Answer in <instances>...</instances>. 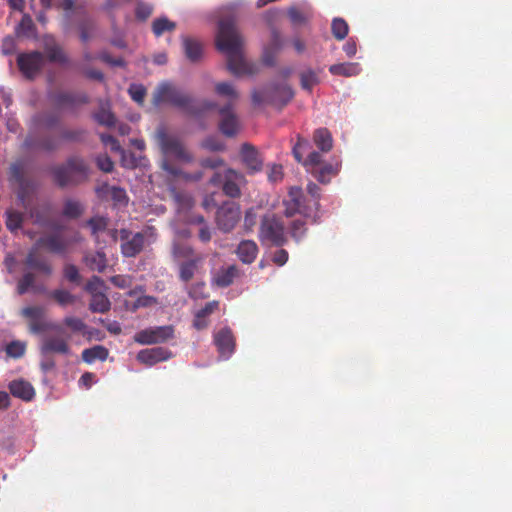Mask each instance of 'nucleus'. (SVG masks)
Instances as JSON below:
<instances>
[{"label": "nucleus", "instance_id": "obj_11", "mask_svg": "<svg viewBox=\"0 0 512 512\" xmlns=\"http://www.w3.org/2000/svg\"><path fill=\"white\" fill-rule=\"evenodd\" d=\"M241 217L240 205L234 201H225L217 209V227L227 233L232 231Z\"/></svg>", "mask_w": 512, "mask_h": 512}, {"label": "nucleus", "instance_id": "obj_5", "mask_svg": "<svg viewBox=\"0 0 512 512\" xmlns=\"http://www.w3.org/2000/svg\"><path fill=\"white\" fill-rule=\"evenodd\" d=\"M293 91L287 84H269L260 91L252 93L255 105L270 104L279 108L285 106L292 98Z\"/></svg>", "mask_w": 512, "mask_h": 512}, {"label": "nucleus", "instance_id": "obj_19", "mask_svg": "<svg viewBox=\"0 0 512 512\" xmlns=\"http://www.w3.org/2000/svg\"><path fill=\"white\" fill-rule=\"evenodd\" d=\"M35 243L36 246L45 248L51 253L64 254L71 244V241L64 238L59 233H53L40 237Z\"/></svg>", "mask_w": 512, "mask_h": 512}, {"label": "nucleus", "instance_id": "obj_23", "mask_svg": "<svg viewBox=\"0 0 512 512\" xmlns=\"http://www.w3.org/2000/svg\"><path fill=\"white\" fill-rule=\"evenodd\" d=\"M30 217L33 219L34 224L41 227L57 229L58 225L51 218V206L45 204L42 206L32 207L28 209Z\"/></svg>", "mask_w": 512, "mask_h": 512}, {"label": "nucleus", "instance_id": "obj_29", "mask_svg": "<svg viewBox=\"0 0 512 512\" xmlns=\"http://www.w3.org/2000/svg\"><path fill=\"white\" fill-rule=\"evenodd\" d=\"M36 276L32 272H27L23 274V276L18 280L16 291L19 295H24L30 289H32L35 293H41L45 291L43 286L35 285Z\"/></svg>", "mask_w": 512, "mask_h": 512}, {"label": "nucleus", "instance_id": "obj_27", "mask_svg": "<svg viewBox=\"0 0 512 512\" xmlns=\"http://www.w3.org/2000/svg\"><path fill=\"white\" fill-rule=\"evenodd\" d=\"M201 261L202 257L197 256L195 258L180 262L178 266L180 281L186 284L190 282L194 278L198 269V265Z\"/></svg>", "mask_w": 512, "mask_h": 512}, {"label": "nucleus", "instance_id": "obj_4", "mask_svg": "<svg viewBox=\"0 0 512 512\" xmlns=\"http://www.w3.org/2000/svg\"><path fill=\"white\" fill-rule=\"evenodd\" d=\"M153 101L155 104L170 103L190 115H198L206 110H212L217 107V104L211 101H203L198 105L192 97L181 92L170 83H163L158 86L153 95Z\"/></svg>", "mask_w": 512, "mask_h": 512}, {"label": "nucleus", "instance_id": "obj_63", "mask_svg": "<svg viewBox=\"0 0 512 512\" xmlns=\"http://www.w3.org/2000/svg\"><path fill=\"white\" fill-rule=\"evenodd\" d=\"M283 167L280 164H272L268 168V180L270 182H279L283 178Z\"/></svg>", "mask_w": 512, "mask_h": 512}, {"label": "nucleus", "instance_id": "obj_47", "mask_svg": "<svg viewBox=\"0 0 512 512\" xmlns=\"http://www.w3.org/2000/svg\"><path fill=\"white\" fill-rule=\"evenodd\" d=\"M331 30L333 36L337 40H343L347 35L349 31V27L347 22L342 18H335L332 21Z\"/></svg>", "mask_w": 512, "mask_h": 512}, {"label": "nucleus", "instance_id": "obj_57", "mask_svg": "<svg viewBox=\"0 0 512 512\" xmlns=\"http://www.w3.org/2000/svg\"><path fill=\"white\" fill-rule=\"evenodd\" d=\"M322 163V155L317 151H312L309 153L307 158L303 162V166L310 172L313 169H316Z\"/></svg>", "mask_w": 512, "mask_h": 512}, {"label": "nucleus", "instance_id": "obj_42", "mask_svg": "<svg viewBox=\"0 0 512 512\" xmlns=\"http://www.w3.org/2000/svg\"><path fill=\"white\" fill-rule=\"evenodd\" d=\"M176 28V23L167 17L156 18L152 22V31L156 37L161 36L165 32H172Z\"/></svg>", "mask_w": 512, "mask_h": 512}, {"label": "nucleus", "instance_id": "obj_49", "mask_svg": "<svg viewBox=\"0 0 512 512\" xmlns=\"http://www.w3.org/2000/svg\"><path fill=\"white\" fill-rule=\"evenodd\" d=\"M87 226L91 229L93 236H97L98 232L106 230L108 226V218L103 216H95L87 221Z\"/></svg>", "mask_w": 512, "mask_h": 512}, {"label": "nucleus", "instance_id": "obj_14", "mask_svg": "<svg viewBox=\"0 0 512 512\" xmlns=\"http://www.w3.org/2000/svg\"><path fill=\"white\" fill-rule=\"evenodd\" d=\"M121 244V253L124 257H135L142 252L145 245V235L142 232H137L132 235L128 229L119 230Z\"/></svg>", "mask_w": 512, "mask_h": 512}, {"label": "nucleus", "instance_id": "obj_58", "mask_svg": "<svg viewBox=\"0 0 512 512\" xmlns=\"http://www.w3.org/2000/svg\"><path fill=\"white\" fill-rule=\"evenodd\" d=\"M95 162L97 167L105 173H110L114 169V163L107 154L98 155Z\"/></svg>", "mask_w": 512, "mask_h": 512}, {"label": "nucleus", "instance_id": "obj_53", "mask_svg": "<svg viewBox=\"0 0 512 512\" xmlns=\"http://www.w3.org/2000/svg\"><path fill=\"white\" fill-rule=\"evenodd\" d=\"M63 323L74 333L83 332L86 328V324L84 323V321L74 316L65 317Z\"/></svg>", "mask_w": 512, "mask_h": 512}, {"label": "nucleus", "instance_id": "obj_43", "mask_svg": "<svg viewBox=\"0 0 512 512\" xmlns=\"http://www.w3.org/2000/svg\"><path fill=\"white\" fill-rule=\"evenodd\" d=\"M318 83L319 77L314 70L307 69L300 73V85L304 90L311 92Z\"/></svg>", "mask_w": 512, "mask_h": 512}, {"label": "nucleus", "instance_id": "obj_52", "mask_svg": "<svg viewBox=\"0 0 512 512\" xmlns=\"http://www.w3.org/2000/svg\"><path fill=\"white\" fill-rule=\"evenodd\" d=\"M153 13V6L151 4L139 1L136 4L135 16L140 21L147 20Z\"/></svg>", "mask_w": 512, "mask_h": 512}, {"label": "nucleus", "instance_id": "obj_26", "mask_svg": "<svg viewBox=\"0 0 512 512\" xmlns=\"http://www.w3.org/2000/svg\"><path fill=\"white\" fill-rule=\"evenodd\" d=\"M259 249L253 240H242L236 249L239 260L244 264H251L255 261Z\"/></svg>", "mask_w": 512, "mask_h": 512}, {"label": "nucleus", "instance_id": "obj_28", "mask_svg": "<svg viewBox=\"0 0 512 512\" xmlns=\"http://www.w3.org/2000/svg\"><path fill=\"white\" fill-rule=\"evenodd\" d=\"M238 274L239 270L237 266L231 265L227 268H221L214 276L213 281L218 287L225 288L234 282V279L238 276Z\"/></svg>", "mask_w": 512, "mask_h": 512}, {"label": "nucleus", "instance_id": "obj_22", "mask_svg": "<svg viewBox=\"0 0 512 512\" xmlns=\"http://www.w3.org/2000/svg\"><path fill=\"white\" fill-rule=\"evenodd\" d=\"M43 48L50 62L59 63L62 65L69 62L68 56L64 52L63 48L56 42L54 37L45 36L43 38Z\"/></svg>", "mask_w": 512, "mask_h": 512}, {"label": "nucleus", "instance_id": "obj_20", "mask_svg": "<svg viewBox=\"0 0 512 512\" xmlns=\"http://www.w3.org/2000/svg\"><path fill=\"white\" fill-rule=\"evenodd\" d=\"M52 101L58 109H73L78 105L88 103L89 98L85 93L59 92L52 96Z\"/></svg>", "mask_w": 512, "mask_h": 512}, {"label": "nucleus", "instance_id": "obj_59", "mask_svg": "<svg viewBox=\"0 0 512 512\" xmlns=\"http://www.w3.org/2000/svg\"><path fill=\"white\" fill-rule=\"evenodd\" d=\"M188 295L192 299H203L208 297V295L205 292V283L204 282H197L190 286V288L187 291Z\"/></svg>", "mask_w": 512, "mask_h": 512}, {"label": "nucleus", "instance_id": "obj_15", "mask_svg": "<svg viewBox=\"0 0 512 512\" xmlns=\"http://www.w3.org/2000/svg\"><path fill=\"white\" fill-rule=\"evenodd\" d=\"M213 342L219 353V357L227 360L236 349V338L229 327H223L213 335Z\"/></svg>", "mask_w": 512, "mask_h": 512}, {"label": "nucleus", "instance_id": "obj_32", "mask_svg": "<svg viewBox=\"0 0 512 512\" xmlns=\"http://www.w3.org/2000/svg\"><path fill=\"white\" fill-rule=\"evenodd\" d=\"M313 141L324 153L329 152L333 147L332 135L327 128H318L314 131Z\"/></svg>", "mask_w": 512, "mask_h": 512}, {"label": "nucleus", "instance_id": "obj_1", "mask_svg": "<svg viewBox=\"0 0 512 512\" xmlns=\"http://www.w3.org/2000/svg\"><path fill=\"white\" fill-rule=\"evenodd\" d=\"M155 140L163 156L160 163V168L163 171L185 182L196 183L203 179V171L188 172L172 163V160L181 164H191L195 161L194 154L178 136L170 134L164 127H160L156 130Z\"/></svg>", "mask_w": 512, "mask_h": 512}, {"label": "nucleus", "instance_id": "obj_36", "mask_svg": "<svg viewBox=\"0 0 512 512\" xmlns=\"http://www.w3.org/2000/svg\"><path fill=\"white\" fill-rule=\"evenodd\" d=\"M25 146L28 148H37L47 152H51L58 148L59 143L56 138L52 136H46L39 140L27 138L25 140Z\"/></svg>", "mask_w": 512, "mask_h": 512}, {"label": "nucleus", "instance_id": "obj_40", "mask_svg": "<svg viewBox=\"0 0 512 512\" xmlns=\"http://www.w3.org/2000/svg\"><path fill=\"white\" fill-rule=\"evenodd\" d=\"M171 253L175 261H178L180 259H185L186 261L197 257L194 254V250L190 245L178 241L173 242Z\"/></svg>", "mask_w": 512, "mask_h": 512}, {"label": "nucleus", "instance_id": "obj_16", "mask_svg": "<svg viewBox=\"0 0 512 512\" xmlns=\"http://www.w3.org/2000/svg\"><path fill=\"white\" fill-rule=\"evenodd\" d=\"M221 119L219 121V130L227 137H233L239 130V120L234 112V107L224 105L219 108Z\"/></svg>", "mask_w": 512, "mask_h": 512}, {"label": "nucleus", "instance_id": "obj_55", "mask_svg": "<svg viewBox=\"0 0 512 512\" xmlns=\"http://www.w3.org/2000/svg\"><path fill=\"white\" fill-rule=\"evenodd\" d=\"M105 288L104 281L98 276H92L85 285V290L90 294L102 292Z\"/></svg>", "mask_w": 512, "mask_h": 512}, {"label": "nucleus", "instance_id": "obj_17", "mask_svg": "<svg viewBox=\"0 0 512 512\" xmlns=\"http://www.w3.org/2000/svg\"><path fill=\"white\" fill-rule=\"evenodd\" d=\"M240 156L249 174H255L262 170L263 159L253 145L249 143L242 144Z\"/></svg>", "mask_w": 512, "mask_h": 512}, {"label": "nucleus", "instance_id": "obj_51", "mask_svg": "<svg viewBox=\"0 0 512 512\" xmlns=\"http://www.w3.org/2000/svg\"><path fill=\"white\" fill-rule=\"evenodd\" d=\"M309 146L310 144L307 139L301 137L300 135L297 136V143L292 148V154L298 163L303 164L305 159L303 158L301 150L308 148Z\"/></svg>", "mask_w": 512, "mask_h": 512}, {"label": "nucleus", "instance_id": "obj_39", "mask_svg": "<svg viewBox=\"0 0 512 512\" xmlns=\"http://www.w3.org/2000/svg\"><path fill=\"white\" fill-rule=\"evenodd\" d=\"M24 222V214L14 209H7L5 212V225L11 232L15 233L22 228Z\"/></svg>", "mask_w": 512, "mask_h": 512}, {"label": "nucleus", "instance_id": "obj_38", "mask_svg": "<svg viewBox=\"0 0 512 512\" xmlns=\"http://www.w3.org/2000/svg\"><path fill=\"white\" fill-rule=\"evenodd\" d=\"M361 68L358 63H339L329 67V72L333 75L345 77L356 76L360 73Z\"/></svg>", "mask_w": 512, "mask_h": 512}, {"label": "nucleus", "instance_id": "obj_61", "mask_svg": "<svg viewBox=\"0 0 512 512\" xmlns=\"http://www.w3.org/2000/svg\"><path fill=\"white\" fill-rule=\"evenodd\" d=\"M64 277L72 283L78 284L80 282L81 276L79 274L78 268L74 264H66L63 270Z\"/></svg>", "mask_w": 512, "mask_h": 512}, {"label": "nucleus", "instance_id": "obj_56", "mask_svg": "<svg viewBox=\"0 0 512 512\" xmlns=\"http://www.w3.org/2000/svg\"><path fill=\"white\" fill-rule=\"evenodd\" d=\"M93 29H94V22L89 18L84 19L79 24L80 39L83 42H87L91 38Z\"/></svg>", "mask_w": 512, "mask_h": 512}, {"label": "nucleus", "instance_id": "obj_6", "mask_svg": "<svg viewBox=\"0 0 512 512\" xmlns=\"http://www.w3.org/2000/svg\"><path fill=\"white\" fill-rule=\"evenodd\" d=\"M284 215L286 217H293L295 214H300L306 219H312L316 222L317 213L314 210L313 204L307 200L304 193L299 187H292L288 192V199L283 201Z\"/></svg>", "mask_w": 512, "mask_h": 512}, {"label": "nucleus", "instance_id": "obj_37", "mask_svg": "<svg viewBox=\"0 0 512 512\" xmlns=\"http://www.w3.org/2000/svg\"><path fill=\"white\" fill-rule=\"evenodd\" d=\"M111 308V302L105 293L99 292L91 294V301L89 303V309L94 313H106Z\"/></svg>", "mask_w": 512, "mask_h": 512}, {"label": "nucleus", "instance_id": "obj_31", "mask_svg": "<svg viewBox=\"0 0 512 512\" xmlns=\"http://www.w3.org/2000/svg\"><path fill=\"white\" fill-rule=\"evenodd\" d=\"M339 172V164L326 163L312 170V175L323 184L330 182L331 178Z\"/></svg>", "mask_w": 512, "mask_h": 512}, {"label": "nucleus", "instance_id": "obj_35", "mask_svg": "<svg viewBox=\"0 0 512 512\" xmlns=\"http://www.w3.org/2000/svg\"><path fill=\"white\" fill-rule=\"evenodd\" d=\"M108 349L102 345H95L91 348L84 349L82 351V360L88 364L95 362L96 360L105 361L108 357Z\"/></svg>", "mask_w": 512, "mask_h": 512}, {"label": "nucleus", "instance_id": "obj_33", "mask_svg": "<svg viewBox=\"0 0 512 512\" xmlns=\"http://www.w3.org/2000/svg\"><path fill=\"white\" fill-rule=\"evenodd\" d=\"M215 92L227 99V103L225 105H231L235 107L236 102L239 99V93L235 89V87L229 82H220L215 85Z\"/></svg>", "mask_w": 512, "mask_h": 512}, {"label": "nucleus", "instance_id": "obj_2", "mask_svg": "<svg viewBox=\"0 0 512 512\" xmlns=\"http://www.w3.org/2000/svg\"><path fill=\"white\" fill-rule=\"evenodd\" d=\"M216 46L227 55V68L233 75L254 73L252 65L242 56L243 38L237 30L234 18H223L219 21Z\"/></svg>", "mask_w": 512, "mask_h": 512}, {"label": "nucleus", "instance_id": "obj_30", "mask_svg": "<svg viewBox=\"0 0 512 512\" xmlns=\"http://www.w3.org/2000/svg\"><path fill=\"white\" fill-rule=\"evenodd\" d=\"M182 42L186 57L192 62L198 61L203 52L201 42L191 37H183Z\"/></svg>", "mask_w": 512, "mask_h": 512}, {"label": "nucleus", "instance_id": "obj_62", "mask_svg": "<svg viewBox=\"0 0 512 512\" xmlns=\"http://www.w3.org/2000/svg\"><path fill=\"white\" fill-rule=\"evenodd\" d=\"M320 191H321V189L317 184H315L313 182L308 183L307 192L312 198L310 201L313 204L315 212H318V210H319Z\"/></svg>", "mask_w": 512, "mask_h": 512}, {"label": "nucleus", "instance_id": "obj_25", "mask_svg": "<svg viewBox=\"0 0 512 512\" xmlns=\"http://www.w3.org/2000/svg\"><path fill=\"white\" fill-rule=\"evenodd\" d=\"M40 351L43 355L50 353L67 355L70 352V347L64 338L50 336L43 339Z\"/></svg>", "mask_w": 512, "mask_h": 512}, {"label": "nucleus", "instance_id": "obj_34", "mask_svg": "<svg viewBox=\"0 0 512 512\" xmlns=\"http://www.w3.org/2000/svg\"><path fill=\"white\" fill-rule=\"evenodd\" d=\"M84 262L92 271L104 272L107 267L106 255L102 251L88 253L84 257Z\"/></svg>", "mask_w": 512, "mask_h": 512}, {"label": "nucleus", "instance_id": "obj_45", "mask_svg": "<svg viewBox=\"0 0 512 512\" xmlns=\"http://www.w3.org/2000/svg\"><path fill=\"white\" fill-rule=\"evenodd\" d=\"M94 118L100 125L106 127H112L116 123L115 115L105 106H101L99 108V110L95 113Z\"/></svg>", "mask_w": 512, "mask_h": 512}, {"label": "nucleus", "instance_id": "obj_3", "mask_svg": "<svg viewBox=\"0 0 512 512\" xmlns=\"http://www.w3.org/2000/svg\"><path fill=\"white\" fill-rule=\"evenodd\" d=\"M53 182L59 188L74 187L89 178L90 168L85 159L78 155L70 156L62 164L50 168Z\"/></svg>", "mask_w": 512, "mask_h": 512}, {"label": "nucleus", "instance_id": "obj_18", "mask_svg": "<svg viewBox=\"0 0 512 512\" xmlns=\"http://www.w3.org/2000/svg\"><path fill=\"white\" fill-rule=\"evenodd\" d=\"M39 249L40 246H36L35 243L25 258V265L45 276H50L53 272L52 266Z\"/></svg>", "mask_w": 512, "mask_h": 512}, {"label": "nucleus", "instance_id": "obj_48", "mask_svg": "<svg viewBox=\"0 0 512 512\" xmlns=\"http://www.w3.org/2000/svg\"><path fill=\"white\" fill-rule=\"evenodd\" d=\"M49 297L54 299L59 305L66 306L75 301L74 295L63 289H56L49 293Z\"/></svg>", "mask_w": 512, "mask_h": 512}, {"label": "nucleus", "instance_id": "obj_7", "mask_svg": "<svg viewBox=\"0 0 512 512\" xmlns=\"http://www.w3.org/2000/svg\"><path fill=\"white\" fill-rule=\"evenodd\" d=\"M258 236L261 242H269L277 247L287 242L284 223L275 214H266L262 217Z\"/></svg>", "mask_w": 512, "mask_h": 512}, {"label": "nucleus", "instance_id": "obj_50", "mask_svg": "<svg viewBox=\"0 0 512 512\" xmlns=\"http://www.w3.org/2000/svg\"><path fill=\"white\" fill-rule=\"evenodd\" d=\"M34 28L35 26L31 16L25 14L16 27V34L18 36H28L33 32Z\"/></svg>", "mask_w": 512, "mask_h": 512}, {"label": "nucleus", "instance_id": "obj_54", "mask_svg": "<svg viewBox=\"0 0 512 512\" xmlns=\"http://www.w3.org/2000/svg\"><path fill=\"white\" fill-rule=\"evenodd\" d=\"M37 122L44 127L51 129L59 124L60 117L55 113H44L38 116Z\"/></svg>", "mask_w": 512, "mask_h": 512}, {"label": "nucleus", "instance_id": "obj_41", "mask_svg": "<svg viewBox=\"0 0 512 512\" xmlns=\"http://www.w3.org/2000/svg\"><path fill=\"white\" fill-rule=\"evenodd\" d=\"M83 211L84 208L79 201L67 199L64 202L62 215L69 219H77L82 215Z\"/></svg>", "mask_w": 512, "mask_h": 512}, {"label": "nucleus", "instance_id": "obj_12", "mask_svg": "<svg viewBox=\"0 0 512 512\" xmlns=\"http://www.w3.org/2000/svg\"><path fill=\"white\" fill-rule=\"evenodd\" d=\"M43 53L31 51L20 53L17 57V65L22 75L28 80H34L44 67Z\"/></svg>", "mask_w": 512, "mask_h": 512}, {"label": "nucleus", "instance_id": "obj_24", "mask_svg": "<svg viewBox=\"0 0 512 512\" xmlns=\"http://www.w3.org/2000/svg\"><path fill=\"white\" fill-rule=\"evenodd\" d=\"M9 392L12 396L25 402H29L35 397V389L32 384L25 379H15L8 384Z\"/></svg>", "mask_w": 512, "mask_h": 512}, {"label": "nucleus", "instance_id": "obj_60", "mask_svg": "<svg viewBox=\"0 0 512 512\" xmlns=\"http://www.w3.org/2000/svg\"><path fill=\"white\" fill-rule=\"evenodd\" d=\"M128 92L131 98L138 104H142L144 102V98L146 96V89L144 86L132 84L129 87Z\"/></svg>", "mask_w": 512, "mask_h": 512}, {"label": "nucleus", "instance_id": "obj_13", "mask_svg": "<svg viewBox=\"0 0 512 512\" xmlns=\"http://www.w3.org/2000/svg\"><path fill=\"white\" fill-rule=\"evenodd\" d=\"M173 334L174 329L170 325L150 327L137 332L134 340L141 345H153L168 341Z\"/></svg>", "mask_w": 512, "mask_h": 512}, {"label": "nucleus", "instance_id": "obj_64", "mask_svg": "<svg viewBox=\"0 0 512 512\" xmlns=\"http://www.w3.org/2000/svg\"><path fill=\"white\" fill-rule=\"evenodd\" d=\"M157 303V299L153 296L143 295L137 298L132 306V311H136L141 307H149Z\"/></svg>", "mask_w": 512, "mask_h": 512}, {"label": "nucleus", "instance_id": "obj_9", "mask_svg": "<svg viewBox=\"0 0 512 512\" xmlns=\"http://www.w3.org/2000/svg\"><path fill=\"white\" fill-rule=\"evenodd\" d=\"M20 314L28 321V328L32 334H41L48 331L62 332L60 325L46 319L45 309L41 306L24 307Z\"/></svg>", "mask_w": 512, "mask_h": 512}, {"label": "nucleus", "instance_id": "obj_46", "mask_svg": "<svg viewBox=\"0 0 512 512\" xmlns=\"http://www.w3.org/2000/svg\"><path fill=\"white\" fill-rule=\"evenodd\" d=\"M5 352L11 358H21L26 352V343L19 340L11 341L6 345Z\"/></svg>", "mask_w": 512, "mask_h": 512}, {"label": "nucleus", "instance_id": "obj_21", "mask_svg": "<svg viewBox=\"0 0 512 512\" xmlns=\"http://www.w3.org/2000/svg\"><path fill=\"white\" fill-rule=\"evenodd\" d=\"M171 352L163 347L142 349L137 354V360L147 366H153L161 361L168 360Z\"/></svg>", "mask_w": 512, "mask_h": 512}, {"label": "nucleus", "instance_id": "obj_10", "mask_svg": "<svg viewBox=\"0 0 512 512\" xmlns=\"http://www.w3.org/2000/svg\"><path fill=\"white\" fill-rule=\"evenodd\" d=\"M9 181L18 185L17 198L21 206L28 210L30 206V197L36 190V184L24 177V167L22 163H12L9 168Z\"/></svg>", "mask_w": 512, "mask_h": 512}, {"label": "nucleus", "instance_id": "obj_8", "mask_svg": "<svg viewBox=\"0 0 512 512\" xmlns=\"http://www.w3.org/2000/svg\"><path fill=\"white\" fill-rule=\"evenodd\" d=\"M245 183L244 175L232 168L215 172L209 180L212 186H221L223 193L230 198L241 197V186Z\"/></svg>", "mask_w": 512, "mask_h": 512}, {"label": "nucleus", "instance_id": "obj_44", "mask_svg": "<svg viewBox=\"0 0 512 512\" xmlns=\"http://www.w3.org/2000/svg\"><path fill=\"white\" fill-rule=\"evenodd\" d=\"M291 237L299 242L307 232V223L302 218H297L291 221L289 225Z\"/></svg>", "mask_w": 512, "mask_h": 512}]
</instances>
